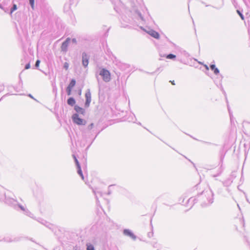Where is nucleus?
Masks as SVG:
<instances>
[{
	"mask_svg": "<svg viewBox=\"0 0 250 250\" xmlns=\"http://www.w3.org/2000/svg\"><path fill=\"white\" fill-rule=\"evenodd\" d=\"M198 196L203 201L202 207H206L213 202V193L211 189L203 191Z\"/></svg>",
	"mask_w": 250,
	"mask_h": 250,
	"instance_id": "obj_1",
	"label": "nucleus"
},
{
	"mask_svg": "<svg viewBox=\"0 0 250 250\" xmlns=\"http://www.w3.org/2000/svg\"><path fill=\"white\" fill-rule=\"evenodd\" d=\"M99 75L102 77L105 82H108L110 81V73L108 70L102 68L100 71Z\"/></svg>",
	"mask_w": 250,
	"mask_h": 250,
	"instance_id": "obj_2",
	"label": "nucleus"
},
{
	"mask_svg": "<svg viewBox=\"0 0 250 250\" xmlns=\"http://www.w3.org/2000/svg\"><path fill=\"white\" fill-rule=\"evenodd\" d=\"M72 119L73 122L78 125H84L86 124L85 120L80 118L77 113H75L72 115Z\"/></svg>",
	"mask_w": 250,
	"mask_h": 250,
	"instance_id": "obj_3",
	"label": "nucleus"
},
{
	"mask_svg": "<svg viewBox=\"0 0 250 250\" xmlns=\"http://www.w3.org/2000/svg\"><path fill=\"white\" fill-rule=\"evenodd\" d=\"M82 64L84 67H86L89 63V56L85 52H83L82 55Z\"/></svg>",
	"mask_w": 250,
	"mask_h": 250,
	"instance_id": "obj_4",
	"label": "nucleus"
},
{
	"mask_svg": "<svg viewBox=\"0 0 250 250\" xmlns=\"http://www.w3.org/2000/svg\"><path fill=\"white\" fill-rule=\"evenodd\" d=\"M85 102L84 106L85 107H88L89 106L90 102L91 101V93L89 89H88L85 94Z\"/></svg>",
	"mask_w": 250,
	"mask_h": 250,
	"instance_id": "obj_5",
	"label": "nucleus"
},
{
	"mask_svg": "<svg viewBox=\"0 0 250 250\" xmlns=\"http://www.w3.org/2000/svg\"><path fill=\"white\" fill-rule=\"evenodd\" d=\"M123 234L127 236H128L132 238L133 240H136L137 237L136 236L133 234V233L128 229H125L123 230Z\"/></svg>",
	"mask_w": 250,
	"mask_h": 250,
	"instance_id": "obj_6",
	"label": "nucleus"
},
{
	"mask_svg": "<svg viewBox=\"0 0 250 250\" xmlns=\"http://www.w3.org/2000/svg\"><path fill=\"white\" fill-rule=\"evenodd\" d=\"M74 110L76 111V113H80L83 115H84L85 113V109L80 107L78 105H75L74 106Z\"/></svg>",
	"mask_w": 250,
	"mask_h": 250,
	"instance_id": "obj_7",
	"label": "nucleus"
},
{
	"mask_svg": "<svg viewBox=\"0 0 250 250\" xmlns=\"http://www.w3.org/2000/svg\"><path fill=\"white\" fill-rule=\"evenodd\" d=\"M148 33L149 35H150L151 36L154 38L155 39H159L160 38V35L159 33L153 30H151Z\"/></svg>",
	"mask_w": 250,
	"mask_h": 250,
	"instance_id": "obj_8",
	"label": "nucleus"
},
{
	"mask_svg": "<svg viewBox=\"0 0 250 250\" xmlns=\"http://www.w3.org/2000/svg\"><path fill=\"white\" fill-rule=\"evenodd\" d=\"M75 103H76V101H75V99L73 97H69L67 100V104L71 106H75Z\"/></svg>",
	"mask_w": 250,
	"mask_h": 250,
	"instance_id": "obj_9",
	"label": "nucleus"
},
{
	"mask_svg": "<svg viewBox=\"0 0 250 250\" xmlns=\"http://www.w3.org/2000/svg\"><path fill=\"white\" fill-rule=\"evenodd\" d=\"M210 69L213 71L215 75H217L219 73V70L216 67L215 65L214 64H211L210 65Z\"/></svg>",
	"mask_w": 250,
	"mask_h": 250,
	"instance_id": "obj_10",
	"label": "nucleus"
},
{
	"mask_svg": "<svg viewBox=\"0 0 250 250\" xmlns=\"http://www.w3.org/2000/svg\"><path fill=\"white\" fill-rule=\"evenodd\" d=\"M68 46V44L66 43V42H64L62 43L61 45V49L63 52H66L67 51V47Z\"/></svg>",
	"mask_w": 250,
	"mask_h": 250,
	"instance_id": "obj_11",
	"label": "nucleus"
},
{
	"mask_svg": "<svg viewBox=\"0 0 250 250\" xmlns=\"http://www.w3.org/2000/svg\"><path fill=\"white\" fill-rule=\"evenodd\" d=\"M77 173H78V174L81 177L82 179L83 180L84 179V176H83V172H82V169H81V166L77 167Z\"/></svg>",
	"mask_w": 250,
	"mask_h": 250,
	"instance_id": "obj_12",
	"label": "nucleus"
},
{
	"mask_svg": "<svg viewBox=\"0 0 250 250\" xmlns=\"http://www.w3.org/2000/svg\"><path fill=\"white\" fill-rule=\"evenodd\" d=\"M75 84L76 81L75 79H72L71 80L70 82L67 87L69 88H73V87L75 85Z\"/></svg>",
	"mask_w": 250,
	"mask_h": 250,
	"instance_id": "obj_13",
	"label": "nucleus"
},
{
	"mask_svg": "<svg viewBox=\"0 0 250 250\" xmlns=\"http://www.w3.org/2000/svg\"><path fill=\"white\" fill-rule=\"evenodd\" d=\"M166 57L168 59L174 60L176 59V55H175L173 54H169L166 55Z\"/></svg>",
	"mask_w": 250,
	"mask_h": 250,
	"instance_id": "obj_14",
	"label": "nucleus"
},
{
	"mask_svg": "<svg viewBox=\"0 0 250 250\" xmlns=\"http://www.w3.org/2000/svg\"><path fill=\"white\" fill-rule=\"evenodd\" d=\"M18 240L17 238H14V239H12L10 237H6L4 238V241L7 242H11L13 241H17Z\"/></svg>",
	"mask_w": 250,
	"mask_h": 250,
	"instance_id": "obj_15",
	"label": "nucleus"
},
{
	"mask_svg": "<svg viewBox=\"0 0 250 250\" xmlns=\"http://www.w3.org/2000/svg\"><path fill=\"white\" fill-rule=\"evenodd\" d=\"M86 250H95L94 246L90 244H86Z\"/></svg>",
	"mask_w": 250,
	"mask_h": 250,
	"instance_id": "obj_16",
	"label": "nucleus"
},
{
	"mask_svg": "<svg viewBox=\"0 0 250 250\" xmlns=\"http://www.w3.org/2000/svg\"><path fill=\"white\" fill-rule=\"evenodd\" d=\"M72 156H73V159L74 160V161H75L76 167L81 166L80 164L79 163V162L78 159H77L75 155L73 154Z\"/></svg>",
	"mask_w": 250,
	"mask_h": 250,
	"instance_id": "obj_17",
	"label": "nucleus"
},
{
	"mask_svg": "<svg viewBox=\"0 0 250 250\" xmlns=\"http://www.w3.org/2000/svg\"><path fill=\"white\" fill-rule=\"evenodd\" d=\"M17 9V5L15 4H13V5L10 10V14H12L14 11H15Z\"/></svg>",
	"mask_w": 250,
	"mask_h": 250,
	"instance_id": "obj_18",
	"label": "nucleus"
},
{
	"mask_svg": "<svg viewBox=\"0 0 250 250\" xmlns=\"http://www.w3.org/2000/svg\"><path fill=\"white\" fill-rule=\"evenodd\" d=\"M29 4L33 10L34 9L35 0H29Z\"/></svg>",
	"mask_w": 250,
	"mask_h": 250,
	"instance_id": "obj_19",
	"label": "nucleus"
},
{
	"mask_svg": "<svg viewBox=\"0 0 250 250\" xmlns=\"http://www.w3.org/2000/svg\"><path fill=\"white\" fill-rule=\"evenodd\" d=\"M237 13H238V14L240 16L241 19L242 20H244L245 19V18H244V15H243L242 13L239 10H237Z\"/></svg>",
	"mask_w": 250,
	"mask_h": 250,
	"instance_id": "obj_20",
	"label": "nucleus"
},
{
	"mask_svg": "<svg viewBox=\"0 0 250 250\" xmlns=\"http://www.w3.org/2000/svg\"><path fill=\"white\" fill-rule=\"evenodd\" d=\"M72 89V88H69L68 87H66V91L67 95L69 96L71 95Z\"/></svg>",
	"mask_w": 250,
	"mask_h": 250,
	"instance_id": "obj_21",
	"label": "nucleus"
},
{
	"mask_svg": "<svg viewBox=\"0 0 250 250\" xmlns=\"http://www.w3.org/2000/svg\"><path fill=\"white\" fill-rule=\"evenodd\" d=\"M40 61L39 60H37L35 62V67L36 68H38L39 67V65L40 63Z\"/></svg>",
	"mask_w": 250,
	"mask_h": 250,
	"instance_id": "obj_22",
	"label": "nucleus"
},
{
	"mask_svg": "<svg viewBox=\"0 0 250 250\" xmlns=\"http://www.w3.org/2000/svg\"><path fill=\"white\" fill-rule=\"evenodd\" d=\"M94 126V124L91 123L88 126V129L91 130Z\"/></svg>",
	"mask_w": 250,
	"mask_h": 250,
	"instance_id": "obj_23",
	"label": "nucleus"
},
{
	"mask_svg": "<svg viewBox=\"0 0 250 250\" xmlns=\"http://www.w3.org/2000/svg\"><path fill=\"white\" fill-rule=\"evenodd\" d=\"M30 68V64L29 62L27 63L25 66V69H28Z\"/></svg>",
	"mask_w": 250,
	"mask_h": 250,
	"instance_id": "obj_24",
	"label": "nucleus"
},
{
	"mask_svg": "<svg viewBox=\"0 0 250 250\" xmlns=\"http://www.w3.org/2000/svg\"><path fill=\"white\" fill-rule=\"evenodd\" d=\"M70 41H71V39L70 38H67L64 42H66V43L69 44Z\"/></svg>",
	"mask_w": 250,
	"mask_h": 250,
	"instance_id": "obj_25",
	"label": "nucleus"
},
{
	"mask_svg": "<svg viewBox=\"0 0 250 250\" xmlns=\"http://www.w3.org/2000/svg\"><path fill=\"white\" fill-rule=\"evenodd\" d=\"M18 207L23 211H25V208H24V207H23L22 205H20V204H18Z\"/></svg>",
	"mask_w": 250,
	"mask_h": 250,
	"instance_id": "obj_26",
	"label": "nucleus"
},
{
	"mask_svg": "<svg viewBox=\"0 0 250 250\" xmlns=\"http://www.w3.org/2000/svg\"><path fill=\"white\" fill-rule=\"evenodd\" d=\"M153 232L152 231L149 232L147 233V236H148V237L150 238V237H151L153 236Z\"/></svg>",
	"mask_w": 250,
	"mask_h": 250,
	"instance_id": "obj_27",
	"label": "nucleus"
},
{
	"mask_svg": "<svg viewBox=\"0 0 250 250\" xmlns=\"http://www.w3.org/2000/svg\"><path fill=\"white\" fill-rule=\"evenodd\" d=\"M64 68L65 69H67L68 67V63L67 62H65V63L64 64V66H63Z\"/></svg>",
	"mask_w": 250,
	"mask_h": 250,
	"instance_id": "obj_28",
	"label": "nucleus"
},
{
	"mask_svg": "<svg viewBox=\"0 0 250 250\" xmlns=\"http://www.w3.org/2000/svg\"><path fill=\"white\" fill-rule=\"evenodd\" d=\"M71 41H72V42L73 43H74V44H76L77 43V40H76V39L75 38H73V39H72Z\"/></svg>",
	"mask_w": 250,
	"mask_h": 250,
	"instance_id": "obj_29",
	"label": "nucleus"
},
{
	"mask_svg": "<svg viewBox=\"0 0 250 250\" xmlns=\"http://www.w3.org/2000/svg\"><path fill=\"white\" fill-rule=\"evenodd\" d=\"M204 66L206 68V69L207 70H209V67H208V66L207 65L204 64Z\"/></svg>",
	"mask_w": 250,
	"mask_h": 250,
	"instance_id": "obj_30",
	"label": "nucleus"
},
{
	"mask_svg": "<svg viewBox=\"0 0 250 250\" xmlns=\"http://www.w3.org/2000/svg\"><path fill=\"white\" fill-rule=\"evenodd\" d=\"M160 70L162 71V69L161 68V67L158 68L156 70V71H160Z\"/></svg>",
	"mask_w": 250,
	"mask_h": 250,
	"instance_id": "obj_31",
	"label": "nucleus"
},
{
	"mask_svg": "<svg viewBox=\"0 0 250 250\" xmlns=\"http://www.w3.org/2000/svg\"><path fill=\"white\" fill-rule=\"evenodd\" d=\"M28 96H29V97H30V98H32V99H34L35 100H36V99H35L33 98V97L31 95V94H29L28 95Z\"/></svg>",
	"mask_w": 250,
	"mask_h": 250,
	"instance_id": "obj_32",
	"label": "nucleus"
},
{
	"mask_svg": "<svg viewBox=\"0 0 250 250\" xmlns=\"http://www.w3.org/2000/svg\"><path fill=\"white\" fill-rule=\"evenodd\" d=\"M170 82L172 83V85L175 84L174 81H170Z\"/></svg>",
	"mask_w": 250,
	"mask_h": 250,
	"instance_id": "obj_33",
	"label": "nucleus"
},
{
	"mask_svg": "<svg viewBox=\"0 0 250 250\" xmlns=\"http://www.w3.org/2000/svg\"><path fill=\"white\" fill-rule=\"evenodd\" d=\"M81 93H82V90L80 89V90H79L78 91V94L79 95H81Z\"/></svg>",
	"mask_w": 250,
	"mask_h": 250,
	"instance_id": "obj_34",
	"label": "nucleus"
},
{
	"mask_svg": "<svg viewBox=\"0 0 250 250\" xmlns=\"http://www.w3.org/2000/svg\"><path fill=\"white\" fill-rule=\"evenodd\" d=\"M228 110H229V114L230 115L229 107V105H228Z\"/></svg>",
	"mask_w": 250,
	"mask_h": 250,
	"instance_id": "obj_35",
	"label": "nucleus"
},
{
	"mask_svg": "<svg viewBox=\"0 0 250 250\" xmlns=\"http://www.w3.org/2000/svg\"><path fill=\"white\" fill-rule=\"evenodd\" d=\"M203 143H206V144H210V143H208V142H205V141H202Z\"/></svg>",
	"mask_w": 250,
	"mask_h": 250,
	"instance_id": "obj_36",
	"label": "nucleus"
},
{
	"mask_svg": "<svg viewBox=\"0 0 250 250\" xmlns=\"http://www.w3.org/2000/svg\"><path fill=\"white\" fill-rule=\"evenodd\" d=\"M111 194V191L109 190L108 192V194L109 195Z\"/></svg>",
	"mask_w": 250,
	"mask_h": 250,
	"instance_id": "obj_37",
	"label": "nucleus"
},
{
	"mask_svg": "<svg viewBox=\"0 0 250 250\" xmlns=\"http://www.w3.org/2000/svg\"><path fill=\"white\" fill-rule=\"evenodd\" d=\"M139 15H140V18L143 20V17H142L141 14H140Z\"/></svg>",
	"mask_w": 250,
	"mask_h": 250,
	"instance_id": "obj_38",
	"label": "nucleus"
},
{
	"mask_svg": "<svg viewBox=\"0 0 250 250\" xmlns=\"http://www.w3.org/2000/svg\"><path fill=\"white\" fill-rule=\"evenodd\" d=\"M0 8H2V6H1V4H0Z\"/></svg>",
	"mask_w": 250,
	"mask_h": 250,
	"instance_id": "obj_39",
	"label": "nucleus"
},
{
	"mask_svg": "<svg viewBox=\"0 0 250 250\" xmlns=\"http://www.w3.org/2000/svg\"><path fill=\"white\" fill-rule=\"evenodd\" d=\"M111 186H112V185H110V186L108 187V188H109Z\"/></svg>",
	"mask_w": 250,
	"mask_h": 250,
	"instance_id": "obj_40",
	"label": "nucleus"
},
{
	"mask_svg": "<svg viewBox=\"0 0 250 250\" xmlns=\"http://www.w3.org/2000/svg\"><path fill=\"white\" fill-rule=\"evenodd\" d=\"M226 100H227V103H228V101L227 100V99L226 98Z\"/></svg>",
	"mask_w": 250,
	"mask_h": 250,
	"instance_id": "obj_41",
	"label": "nucleus"
},
{
	"mask_svg": "<svg viewBox=\"0 0 250 250\" xmlns=\"http://www.w3.org/2000/svg\"><path fill=\"white\" fill-rule=\"evenodd\" d=\"M191 200V198L188 199V201H189Z\"/></svg>",
	"mask_w": 250,
	"mask_h": 250,
	"instance_id": "obj_42",
	"label": "nucleus"
}]
</instances>
